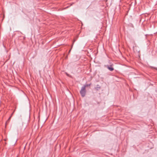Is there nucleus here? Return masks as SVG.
<instances>
[{"mask_svg": "<svg viewBox=\"0 0 157 157\" xmlns=\"http://www.w3.org/2000/svg\"><path fill=\"white\" fill-rule=\"evenodd\" d=\"M86 88H85V87L83 86L81 87L80 90V93L81 96L82 97H84L86 94Z\"/></svg>", "mask_w": 157, "mask_h": 157, "instance_id": "f257e3e1", "label": "nucleus"}, {"mask_svg": "<svg viewBox=\"0 0 157 157\" xmlns=\"http://www.w3.org/2000/svg\"><path fill=\"white\" fill-rule=\"evenodd\" d=\"M113 64H111L109 65H108L106 66V67L110 71H112L114 70V69L113 67Z\"/></svg>", "mask_w": 157, "mask_h": 157, "instance_id": "f03ea898", "label": "nucleus"}, {"mask_svg": "<svg viewBox=\"0 0 157 157\" xmlns=\"http://www.w3.org/2000/svg\"><path fill=\"white\" fill-rule=\"evenodd\" d=\"M91 85V83H90L89 84H85L83 86L85 87V88H86V87L90 86Z\"/></svg>", "mask_w": 157, "mask_h": 157, "instance_id": "7ed1b4c3", "label": "nucleus"}, {"mask_svg": "<svg viewBox=\"0 0 157 157\" xmlns=\"http://www.w3.org/2000/svg\"><path fill=\"white\" fill-rule=\"evenodd\" d=\"M101 88V87L100 86H97L95 88V89L97 90H98L99 89H100Z\"/></svg>", "mask_w": 157, "mask_h": 157, "instance_id": "20e7f679", "label": "nucleus"}, {"mask_svg": "<svg viewBox=\"0 0 157 157\" xmlns=\"http://www.w3.org/2000/svg\"><path fill=\"white\" fill-rule=\"evenodd\" d=\"M10 118H9L8 120L6 122V124H7L10 121Z\"/></svg>", "mask_w": 157, "mask_h": 157, "instance_id": "39448f33", "label": "nucleus"}, {"mask_svg": "<svg viewBox=\"0 0 157 157\" xmlns=\"http://www.w3.org/2000/svg\"><path fill=\"white\" fill-rule=\"evenodd\" d=\"M152 68H153L154 69H155V70H156L157 71V67H152Z\"/></svg>", "mask_w": 157, "mask_h": 157, "instance_id": "423d86ee", "label": "nucleus"}]
</instances>
